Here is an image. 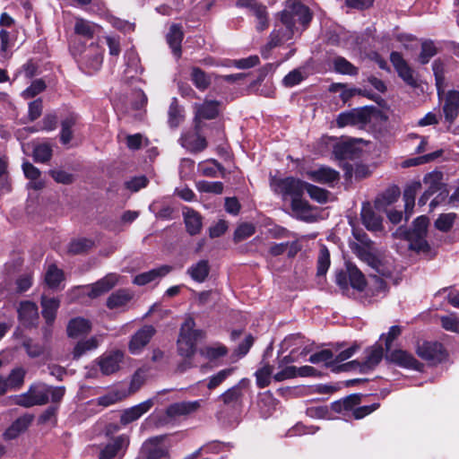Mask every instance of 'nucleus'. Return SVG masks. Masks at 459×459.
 I'll return each instance as SVG.
<instances>
[{
    "label": "nucleus",
    "mask_w": 459,
    "mask_h": 459,
    "mask_svg": "<svg viewBox=\"0 0 459 459\" xmlns=\"http://www.w3.org/2000/svg\"><path fill=\"white\" fill-rule=\"evenodd\" d=\"M310 20L311 14L306 5L296 0H288L284 10L281 12V21L282 27L274 30L271 33L269 41L270 48H274L289 40L292 37L293 28L297 22L306 25Z\"/></svg>",
    "instance_id": "obj_1"
},
{
    "label": "nucleus",
    "mask_w": 459,
    "mask_h": 459,
    "mask_svg": "<svg viewBox=\"0 0 459 459\" xmlns=\"http://www.w3.org/2000/svg\"><path fill=\"white\" fill-rule=\"evenodd\" d=\"M443 178L444 175L439 170H433L424 176L422 182L425 185L426 189L419 198V205H425L429 198L437 194L429 204V208L432 211L448 198L449 193L446 188V185L443 182Z\"/></svg>",
    "instance_id": "obj_2"
},
{
    "label": "nucleus",
    "mask_w": 459,
    "mask_h": 459,
    "mask_svg": "<svg viewBox=\"0 0 459 459\" xmlns=\"http://www.w3.org/2000/svg\"><path fill=\"white\" fill-rule=\"evenodd\" d=\"M359 243L351 244L352 252L357 257L375 269L377 272L383 273L381 271V253L375 247L372 240H370L366 234H354Z\"/></svg>",
    "instance_id": "obj_3"
},
{
    "label": "nucleus",
    "mask_w": 459,
    "mask_h": 459,
    "mask_svg": "<svg viewBox=\"0 0 459 459\" xmlns=\"http://www.w3.org/2000/svg\"><path fill=\"white\" fill-rule=\"evenodd\" d=\"M195 323L190 316L186 317L181 325L178 339V351L180 356L190 359L195 352V345L202 332L195 329Z\"/></svg>",
    "instance_id": "obj_4"
},
{
    "label": "nucleus",
    "mask_w": 459,
    "mask_h": 459,
    "mask_svg": "<svg viewBox=\"0 0 459 459\" xmlns=\"http://www.w3.org/2000/svg\"><path fill=\"white\" fill-rule=\"evenodd\" d=\"M270 186L274 194L280 195L283 201L293 200L302 196L305 190V182L292 177L285 178H273Z\"/></svg>",
    "instance_id": "obj_5"
},
{
    "label": "nucleus",
    "mask_w": 459,
    "mask_h": 459,
    "mask_svg": "<svg viewBox=\"0 0 459 459\" xmlns=\"http://www.w3.org/2000/svg\"><path fill=\"white\" fill-rule=\"evenodd\" d=\"M428 225L429 219L426 216H420L414 221L412 230L406 236L410 248L418 252H427L429 249L425 239Z\"/></svg>",
    "instance_id": "obj_6"
},
{
    "label": "nucleus",
    "mask_w": 459,
    "mask_h": 459,
    "mask_svg": "<svg viewBox=\"0 0 459 459\" xmlns=\"http://www.w3.org/2000/svg\"><path fill=\"white\" fill-rule=\"evenodd\" d=\"M48 402V385L45 384L31 385L29 390L15 398V403L26 408L43 405Z\"/></svg>",
    "instance_id": "obj_7"
},
{
    "label": "nucleus",
    "mask_w": 459,
    "mask_h": 459,
    "mask_svg": "<svg viewBox=\"0 0 459 459\" xmlns=\"http://www.w3.org/2000/svg\"><path fill=\"white\" fill-rule=\"evenodd\" d=\"M166 436L154 437L145 441L141 453L145 459H169L170 446L165 443Z\"/></svg>",
    "instance_id": "obj_8"
},
{
    "label": "nucleus",
    "mask_w": 459,
    "mask_h": 459,
    "mask_svg": "<svg viewBox=\"0 0 459 459\" xmlns=\"http://www.w3.org/2000/svg\"><path fill=\"white\" fill-rule=\"evenodd\" d=\"M80 62L90 74L100 70L103 62L102 50L96 44L89 45L80 54Z\"/></svg>",
    "instance_id": "obj_9"
},
{
    "label": "nucleus",
    "mask_w": 459,
    "mask_h": 459,
    "mask_svg": "<svg viewBox=\"0 0 459 459\" xmlns=\"http://www.w3.org/2000/svg\"><path fill=\"white\" fill-rule=\"evenodd\" d=\"M390 61L399 77L402 78L406 84L411 87H417L418 82L414 71L409 66L399 52H392L390 55Z\"/></svg>",
    "instance_id": "obj_10"
},
{
    "label": "nucleus",
    "mask_w": 459,
    "mask_h": 459,
    "mask_svg": "<svg viewBox=\"0 0 459 459\" xmlns=\"http://www.w3.org/2000/svg\"><path fill=\"white\" fill-rule=\"evenodd\" d=\"M124 354L122 351H115L102 354L97 359V364L103 375L108 376L116 373L120 368Z\"/></svg>",
    "instance_id": "obj_11"
},
{
    "label": "nucleus",
    "mask_w": 459,
    "mask_h": 459,
    "mask_svg": "<svg viewBox=\"0 0 459 459\" xmlns=\"http://www.w3.org/2000/svg\"><path fill=\"white\" fill-rule=\"evenodd\" d=\"M154 333L155 329L152 325H144L139 329L132 336L129 342V351L134 355L141 353L143 349L149 343Z\"/></svg>",
    "instance_id": "obj_12"
},
{
    "label": "nucleus",
    "mask_w": 459,
    "mask_h": 459,
    "mask_svg": "<svg viewBox=\"0 0 459 459\" xmlns=\"http://www.w3.org/2000/svg\"><path fill=\"white\" fill-rule=\"evenodd\" d=\"M417 354L431 363L440 362L445 358L443 345L439 342H424L418 345Z\"/></svg>",
    "instance_id": "obj_13"
},
{
    "label": "nucleus",
    "mask_w": 459,
    "mask_h": 459,
    "mask_svg": "<svg viewBox=\"0 0 459 459\" xmlns=\"http://www.w3.org/2000/svg\"><path fill=\"white\" fill-rule=\"evenodd\" d=\"M120 276L117 273H108L106 276L90 285L88 296L91 299L98 298L107 293L119 282Z\"/></svg>",
    "instance_id": "obj_14"
},
{
    "label": "nucleus",
    "mask_w": 459,
    "mask_h": 459,
    "mask_svg": "<svg viewBox=\"0 0 459 459\" xmlns=\"http://www.w3.org/2000/svg\"><path fill=\"white\" fill-rule=\"evenodd\" d=\"M120 276L117 273H108L106 276L90 285L88 296L91 299L98 298L107 293L119 282Z\"/></svg>",
    "instance_id": "obj_15"
},
{
    "label": "nucleus",
    "mask_w": 459,
    "mask_h": 459,
    "mask_svg": "<svg viewBox=\"0 0 459 459\" xmlns=\"http://www.w3.org/2000/svg\"><path fill=\"white\" fill-rule=\"evenodd\" d=\"M200 407V400L174 403L166 409V414L170 418L188 416L196 412Z\"/></svg>",
    "instance_id": "obj_16"
},
{
    "label": "nucleus",
    "mask_w": 459,
    "mask_h": 459,
    "mask_svg": "<svg viewBox=\"0 0 459 459\" xmlns=\"http://www.w3.org/2000/svg\"><path fill=\"white\" fill-rule=\"evenodd\" d=\"M306 175L312 181L327 185L339 180L340 178L338 171L327 166H321L317 169L307 170Z\"/></svg>",
    "instance_id": "obj_17"
},
{
    "label": "nucleus",
    "mask_w": 459,
    "mask_h": 459,
    "mask_svg": "<svg viewBox=\"0 0 459 459\" xmlns=\"http://www.w3.org/2000/svg\"><path fill=\"white\" fill-rule=\"evenodd\" d=\"M360 216L362 223L368 230L377 232L383 230L382 217L373 210L370 204H363Z\"/></svg>",
    "instance_id": "obj_18"
},
{
    "label": "nucleus",
    "mask_w": 459,
    "mask_h": 459,
    "mask_svg": "<svg viewBox=\"0 0 459 459\" xmlns=\"http://www.w3.org/2000/svg\"><path fill=\"white\" fill-rule=\"evenodd\" d=\"M385 359L400 367L412 369H420V364L410 353L403 350H395L386 354Z\"/></svg>",
    "instance_id": "obj_19"
},
{
    "label": "nucleus",
    "mask_w": 459,
    "mask_h": 459,
    "mask_svg": "<svg viewBox=\"0 0 459 459\" xmlns=\"http://www.w3.org/2000/svg\"><path fill=\"white\" fill-rule=\"evenodd\" d=\"M152 404L153 403L152 400H147L125 410L121 414L120 422L123 425H127L138 420L142 415L146 413L152 408Z\"/></svg>",
    "instance_id": "obj_20"
},
{
    "label": "nucleus",
    "mask_w": 459,
    "mask_h": 459,
    "mask_svg": "<svg viewBox=\"0 0 459 459\" xmlns=\"http://www.w3.org/2000/svg\"><path fill=\"white\" fill-rule=\"evenodd\" d=\"M20 322L25 326H31L38 320V307L30 301H23L18 308Z\"/></svg>",
    "instance_id": "obj_21"
},
{
    "label": "nucleus",
    "mask_w": 459,
    "mask_h": 459,
    "mask_svg": "<svg viewBox=\"0 0 459 459\" xmlns=\"http://www.w3.org/2000/svg\"><path fill=\"white\" fill-rule=\"evenodd\" d=\"M171 269L172 268L169 265H161L160 267L136 275L134 278L133 282L139 286L145 285L164 277L171 271Z\"/></svg>",
    "instance_id": "obj_22"
},
{
    "label": "nucleus",
    "mask_w": 459,
    "mask_h": 459,
    "mask_svg": "<svg viewBox=\"0 0 459 459\" xmlns=\"http://www.w3.org/2000/svg\"><path fill=\"white\" fill-rule=\"evenodd\" d=\"M220 102L205 100L202 104H195V119H213L219 114Z\"/></svg>",
    "instance_id": "obj_23"
},
{
    "label": "nucleus",
    "mask_w": 459,
    "mask_h": 459,
    "mask_svg": "<svg viewBox=\"0 0 459 459\" xmlns=\"http://www.w3.org/2000/svg\"><path fill=\"white\" fill-rule=\"evenodd\" d=\"M444 114L446 120L453 122L459 114V91H449L446 94Z\"/></svg>",
    "instance_id": "obj_24"
},
{
    "label": "nucleus",
    "mask_w": 459,
    "mask_h": 459,
    "mask_svg": "<svg viewBox=\"0 0 459 459\" xmlns=\"http://www.w3.org/2000/svg\"><path fill=\"white\" fill-rule=\"evenodd\" d=\"M33 417L30 414H25L18 418L12 425L4 431V437L7 440L16 438L21 433L24 432L30 425Z\"/></svg>",
    "instance_id": "obj_25"
},
{
    "label": "nucleus",
    "mask_w": 459,
    "mask_h": 459,
    "mask_svg": "<svg viewBox=\"0 0 459 459\" xmlns=\"http://www.w3.org/2000/svg\"><path fill=\"white\" fill-rule=\"evenodd\" d=\"M421 188L420 181H413L403 191L405 219L408 220L412 213L417 193Z\"/></svg>",
    "instance_id": "obj_26"
},
{
    "label": "nucleus",
    "mask_w": 459,
    "mask_h": 459,
    "mask_svg": "<svg viewBox=\"0 0 459 459\" xmlns=\"http://www.w3.org/2000/svg\"><path fill=\"white\" fill-rule=\"evenodd\" d=\"M129 443L128 437L125 435L117 437L112 442L108 443L100 454V459H112L118 451L126 446Z\"/></svg>",
    "instance_id": "obj_27"
},
{
    "label": "nucleus",
    "mask_w": 459,
    "mask_h": 459,
    "mask_svg": "<svg viewBox=\"0 0 459 459\" xmlns=\"http://www.w3.org/2000/svg\"><path fill=\"white\" fill-rule=\"evenodd\" d=\"M134 297L128 290L121 289L113 292L107 299L106 305L110 309L125 307Z\"/></svg>",
    "instance_id": "obj_28"
},
{
    "label": "nucleus",
    "mask_w": 459,
    "mask_h": 459,
    "mask_svg": "<svg viewBox=\"0 0 459 459\" xmlns=\"http://www.w3.org/2000/svg\"><path fill=\"white\" fill-rule=\"evenodd\" d=\"M400 189L396 186L388 187L375 200V207L377 210H384L386 206L395 203L400 196Z\"/></svg>",
    "instance_id": "obj_29"
},
{
    "label": "nucleus",
    "mask_w": 459,
    "mask_h": 459,
    "mask_svg": "<svg viewBox=\"0 0 459 459\" xmlns=\"http://www.w3.org/2000/svg\"><path fill=\"white\" fill-rule=\"evenodd\" d=\"M181 144L192 152L204 150L207 146L204 137L197 134H186L181 137Z\"/></svg>",
    "instance_id": "obj_30"
},
{
    "label": "nucleus",
    "mask_w": 459,
    "mask_h": 459,
    "mask_svg": "<svg viewBox=\"0 0 459 459\" xmlns=\"http://www.w3.org/2000/svg\"><path fill=\"white\" fill-rule=\"evenodd\" d=\"M91 324L89 320L76 317L70 320L67 325V333L72 338H77L90 332Z\"/></svg>",
    "instance_id": "obj_31"
},
{
    "label": "nucleus",
    "mask_w": 459,
    "mask_h": 459,
    "mask_svg": "<svg viewBox=\"0 0 459 459\" xmlns=\"http://www.w3.org/2000/svg\"><path fill=\"white\" fill-rule=\"evenodd\" d=\"M365 115L360 111H348L341 113L336 123L339 127H344L346 126H357L365 123Z\"/></svg>",
    "instance_id": "obj_32"
},
{
    "label": "nucleus",
    "mask_w": 459,
    "mask_h": 459,
    "mask_svg": "<svg viewBox=\"0 0 459 459\" xmlns=\"http://www.w3.org/2000/svg\"><path fill=\"white\" fill-rule=\"evenodd\" d=\"M183 31L178 25H172L167 35V41L172 49L173 54L178 58L181 56V42Z\"/></svg>",
    "instance_id": "obj_33"
},
{
    "label": "nucleus",
    "mask_w": 459,
    "mask_h": 459,
    "mask_svg": "<svg viewBox=\"0 0 459 459\" xmlns=\"http://www.w3.org/2000/svg\"><path fill=\"white\" fill-rule=\"evenodd\" d=\"M346 269L348 270L350 285L359 291L363 290L366 287V279L364 274L359 270V268L352 263L346 264Z\"/></svg>",
    "instance_id": "obj_34"
},
{
    "label": "nucleus",
    "mask_w": 459,
    "mask_h": 459,
    "mask_svg": "<svg viewBox=\"0 0 459 459\" xmlns=\"http://www.w3.org/2000/svg\"><path fill=\"white\" fill-rule=\"evenodd\" d=\"M42 315L48 325H51L56 315L57 308L59 307V300L55 298L42 297L41 299Z\"/></svg>",
    "instance_id": "obj_35"
},
{
    "label": "nucleus",
    "mask_w": 459,
    "mask_h": 459,
    "mask_svg": "<svg viewBox=\"0 0 459 459\" xmlns=\"http://www.w3.org/2000/svg\"><path fill=\"white\" fill-rule=\"evenodd\" d=\"M210 272V266L207 260H200L187 269V273L197 282H203L207 278Z\"/></svg>",
    "instance_id": "obj_36"
},
{
    "label": "nucleus",
    "mask_w": 459,
    "mask_h": 459,
    "mask_svg": "<svg viewBox=\"0 0 459 459\" xmlns=\"http://www.w3.org/2000/svg\"><path fill=\"white\" fill-rule=\"evenodd\" d=\"M98 29V25L85 19L76 17L74 32L82 37L91 39Z\"/></svg>",
    "instance_id": "obj_37"
},
{
    "label": "nucleus",
    "mask_w": 459,
    "mask_h": 459,
    "mask_svg": "<svg viewBox=\"0 0 459 459\" xmlns=\"http://www.w3.org/2000/svg\"><path fill=\"white\" fill-rule=\"evenodd\" d=\"M186 230L191 235L199 233L202 228V218L194 210L187 209L184 212Z\"/></svg>",
    "instance_id": "obj_38"
},
{
    "label": "nucleus",
    "mask_w": 459,
    "mask_h": 459,
    "mask_svg": "<svg viewBox=\"0 0 459 459\" xmlns=\"http://www.w3.org/2000/svg\"><path fill=\"white\" fill-rule=\"evenodd\" d=\"M190 76L194 85L201 91H205L211 85V75L199 67H193Z\"/></svg>",
    "instance_id": "obj_39"
},
{
    "label": "nucleus",
    "mask_w": 459,
    "mask_h": 459,
    "mask_svg": "<svg viewBox=\"0 0 459 459\" xmlns=\"http://www.w3.org/2000/svg\"><path fill=\"white\" fill-rule=\"evenodd\" d=\"M102 339L100 337L92 336L88 340L78 342L73 351L74 358L79 359L87 351L97 349Z\"/></svg>",
    "instance_id": "obj_40"
},
{
    "label": "nucleus",
    "mask_w": 459,
    "mask_h": 459,
    "mask_svg": "<svg viewBox=\"0 0 459 459\" xmlns=\"http://www.w3.org/2000/svg\"><path fill=\"white\" fill-rule=\"evenodd\" d=\"M290 207L296 217L304 221L308 220L310 216V206L307 201L304 200L302 196L291 200Z\"/></svg>",
    "instance_id": "obj_41"
},
{
    "label": "nucleus",
    "mask_w": 459,
    "mask_h": 459,
    "mask_svg": "<svg viewBox=\"0 0 459 459\" xmlns=\"http://www.w3.org/2000/svg\"><path fill=\"white\" fill-rule=\"evenodd\" d=\"M125 60L126 65V69L125 72L130 77H134V75L141 73L142 69L140 65V59L134 50H127L125 54Z\"/></svg>",
    "instance_id": "obj_42"
},
{
    "label": "nucleus",
    "mask_w": 459,
    "mask_h": 459,
    "mask_svg": "<svg viewBox=\"0 0 459 459\" xmlns=\"http://www.w3.org/2000/svg\"><path fill=\"white\" fill-rule=\"evenodd\" d=\"M333 69L336 73L347 75H357L359 73L358 67L353 65L346 58L342 56H336L333 59Z\"/></svg>",
    "instance_id": "obj_43"
},
{
    "label": "nucleus",
    "mask_w": 459,
    "mask_h": 459,
    "mask_svg": "<svg viewBox=\"0 0 459 459\" xmlns=\"http://www.w3.org/2000/svg\"><path fill=\"white\" fill-rule=\"evenodd\" d=\"M77 117L70 115L61 123L60 141L63 144L70 143L73 137L72 127L76 124Z\"/></svg>",
    "instance_id": "obj_44"
},
{
    "label": "nucleus",
    "mask_w": 459,
    "mask_h": 459,
    "mask_svg": "<svg viewBox=\"0 0 459 459\" xmlns=\"http://www.w3.org/2000/svg\"><path fill=\"white\" fill-rule=\"evenodd\" d=\"M126 396V392L112 390L106 394L96 399V403L103 407H108L122 401Z\"/></svg>",
    "instance_id": "obj_45"
},
{
    "label": "nucleus",
    "mask_w": 459,
    "mask_h": 459,
    "mask_svg": "<svg viewBox=\"0 0 459 459\" xmlns=\"http://www.w3.org/2000/svg\"><path fill=\"white\" fill-rule=\"evenodd\" d=\"M220 397L225 405L235 406L240 402L242 397V392L239 385L228 389Z\"/></svg>",
    "instance_id": "obj_46"
},
{
    "label": "nucleus",
    "mask_w": 459,
    "mask_h": 459,
    "mask_svg": "<svg viewBox=\"0 0 459 459\" xmlns=\"http://www.w3.org/2000/svg\"><path fill=\"white\" fill-rule=\"evenodd\" d=\"M442 152H443L441 150H439V151H436L434 152H431V153H429V154H426V155H423L420 157L405 160L404 161H403L402 167L409 168V167L418 166L420 164L430 162V161L436 160L437 158L440 157L442 155Z\"/></svg>",
    "instance_id": "obj_47"
},
{
    "label": "nucleus",
    "mask_w": 459,
    "mask_h": 459,
    "mask_svg": "<svg viewBox=\"0 0 459 459\" xmlns=\"http://www.w3.org/2000/svg\"><path fill=\"white\" fill-rule=\"evenodd\" d=\"M63 279L64 274L61 270H59L55 264L48 266L45 275V281L50 288H56Z\"/></svg>",
    "instance_id": "obj_48"
},
{
    "label": "nucleus",
    "mask_w": 459,
    "mask_h": 459,
    "mask_svg": "<svg viewBox=\"0 0 459 459\" xmlns=\"http://www.w3.org/2000/svg\"><path fill=\"white\" fill-rule=\"evenodd\" d=\"M52 157V148L48 143H39L34 146L33 158L37 162H47Z\"/></svg>",
    "instance_id": "obj_49"
},
{
    "label": "nucleus",
    "mask_w": 459,
    "mask_h": 459,
    "mask_svg": "<svg viewBox=\"0 0 459 459\" xmlns=\"http://www.w3.org/2000/svg\"><path fill=\"white\" fill-rule=\"evenodd\" d=\"M437 50L434 44V41L430 39H425L421 43V51L419 56V61L425 65L429 62L430 58L437 55Z\"/></svg>",
    "instance_id": "obj_50"
},
{
    "label": "nucleus",
    "mask_w": 459,
    "mask_h": 459,
    "mask_svg": "<svg viewBox=\"0 0 459 459\" xmlns=\"http://www.w3.org/2000/svg\"><path fill=\"white\" fill-rule=\"evenodd\" d=\"M305 189L313 200L320 204H325L327 202L329 195L327 190L307 182H305Z\"/></svg>",
    "instance_id": "obj_51"
},
{
    "label": "nucleus",
    "mask_w": 459,
    "mask_h": 459,
    "mask_svg": "<svg viewBox=\"0 0 459 459\" xmlns=\"http://www.w3.org/2000/svg\"><path fill=\"white\" fill-rule=\"evenodd\" d=\"M93 246V242L87 238H79L71 241L67 247V251L73 255L82 254Z\"/></svg>",
    "instance_id": "obj_52"
},
{
    "label": "nucleus",
    "mask_w": 459,
    "mask_h": 459,
    "mask_svg": "<svg viewBox=\"0 0 459 459\" xmlns=\"http://www.w3.org/2000/svg\"><path fill=\"white\" fill-rule=\"evenodd\" d=\"M222 169L221 165L215 160L202 162L198 166V170L205 177H216L217 172Z\"/></svg>",
    "instance_id": "obj_53"
},
{
    "label": "nucleus",
    "mask_w": 459,
    "mask_h": 459,
    "mask_svg": "<svg viewBox=\"0 0 459 459\" xmlns=\"http://www.w3.org/2000/svg\"><path fill=\"white\" fill-rule=\"evenodd\" d=\"M8 162L4 155L0 157V190L2 192H9L11 190V184L8 178L7 171Z\"/></svg>",
    "instance_id": "obj_54"
},
{
    "label": "nucleus",
    "mask_w": 459,
    "mask_h": 459,
    "mask_svg": "<svg viewBox=\"0 0 459 459\" xmlns=\"http://www.w3.org/2000/svg\"><path fill=\"white\" fill-rule=\"evenodd\" d=\"M184 116L182 110L174 99L169 108V124L171 127H177L183 121Z\"/></svg>",
    "instance_id": "obj_55"
},
{
    "label": "nucleus",
    "mask_w": 459,
    "mask_h": 459,
    "mask_svg": "<svg viewBox=\"0 0 459 459\" xmlns=\"http://www.w3.org/2000/svg\"><path fill=\"white\" fill-rule=\"evenodd\" d=\"M383 358V349L381 346H374L369 351V353L363 364V368H375Z\"/></svg>",
    "instance_id": "obj_56"
},
{
    "label": "nucleus",
    "mask_w": 459,
    "mask_h": 459,
    "mask_svg": "<svg viewBox=\"0 0 459 459\" xmlns=\"http://www.w3.org/2000/svg\"><path fill=\"white\" fill-rule=\"evenodd\" d=\"M308 360L313 364L323 362L325 366L330 367L333 365V354L330 350H323L312 354Z\"/></svg>",
    "instance_id": "obj_57"
},
{
    "label": "nucleus",
    "mask_w": 459,
    "mask_h": 459,
    "mask_svg": "<svg viewBox=\"0 0 459 459\" xmlns=\"http://www.w3.org/2000/svg\"><path fill=\"white\" fill-rule=\"evenodd\" d=\"M330 266V253L326 247L320 248L317 258V275H325Z\"/></svg>",
    "instance_id": "obj_58"
},
{
    "label": "nucleus",
    "mask_w": 459,
    "mask_h": 459,
    "mask_svg": "<svg viewBox=\"0 0 459 459\" xmlns=\"http://www.w3.org/2000/svg\"><path fill=\"white\" fill-rule=\"evenodd\" d=\"M234 368H225L219 371L217 374L212 376L209 378L207 387L210 390L215 389L220 385H221L231 374L233 373Z\"/></svg>",
    "instance_id": "obj_59"
},
{
    "label": "nucleus",
    "mask_w": 459,
    "mask_h": 459,
    "mask_svg": "<svg viewBox=\"0 0 459 459\" xmlns=\"http://www.w3.org/2000/svg\"><path fill=\"white\" fill-rule=\"evenodd\" d=\"M227 352V348L220 343L205 347L204 350H202V354L204 355L209 359H219L221 357L225 356Z\"/></svg>",
    "instance_id": "obj_60"
},
{
    "label": "nucleus",
    "mask_w": 459,
    "mask_h": 459,
    "mask_svg": "<svg viewBox=\"0 0 459 459\" xmlns=\"http://www.w3.org/2000/svg\"><path fill=\"white\" fill-rule=\"evenodd\" d=\"M273 374V367L265 365L258 369L255 373L256 384L260 388H264L269 385L271 382V376Z\"/></svg>",
    "instance_id": "obj_61"
},
{
    "label": "nucleus",
    "mask_w": 459,
    "mask_h": 459,
    "mask_svg": "<svg viewBox=\"0 0 459 459\" xmlns=\"http://www.w3.org/2000/svg\"><path fill=\"white\" fill-rule=\"evenodd\" d=\"M255 228L252 223H242L235 230L234 241L240 242L255 234Z\"/></svg>",
    "instance_id": "obj_62"
},
{
    "label": "nucleus",
    "mask_w": 459,
    "mask_h": 459,
    "mask_svg": "<svg viewBox=\"0 0 459 459\" xmlns=\"http://www.w3.org/2000/svg\"><path fill=\"white\" fill-rule=\"evenodd\" d=\"M25 374L26 371L22 368H16L12 370L7 379L13 390L18 389L22 385Z\"/></svg>",
    "instance_id": "obj_63"
},
{
    "label": "nucleus",
    "mask_w": 459,
    "mask_h": 459,
    "mask_svg": "<svg viewBox=\"0 0 459 459\" xmlns=\"http://www.w3.org/2000/svg\"><path fill=\"white\" fill-rule=\"evenodd\" d=\"M440 322L445 330L459 333V320L455 315L443 316Z\"/></svg>",
    "instance_id": "obj_64"
}]
</instances>
